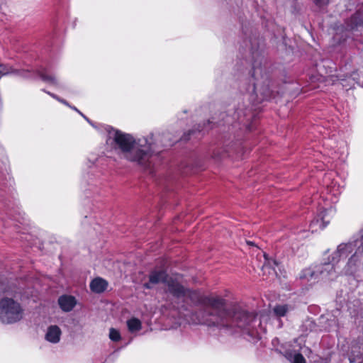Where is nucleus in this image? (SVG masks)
I'll use <instances>...</instances> for the list:
<instances>
[{"mask_svg":"<svg viewBox=\"0 0 363 363\" xmlns=\"http://www.w3.org/2000/svg\"><path fill=\"white\" fill-rule=\"evenodd\" d=\"M350 26L352 29L363 27V5L351 16Z\"/></svg>","mask_w":363,"mask_h":363,"instance_id":"14","label":"nucleus"},{"mask_svg":"<svg viewBox=\"0 0 363 363\" xmlns=\"http://www.w3.org/2000/svg\"><path fill=\"white\" fill-rule=\"evenodd\" d=\"M113 147L114 149H118L127 160L136 162L145 169L150 168V159L153 155V151L151 144L146 140L143 145L140 143V140L137 143L132 135L116 130L113 137Z\"/></svg>","mask_w":363,"mask_h":363,"instance_id":"1","label":"nucleus"},{"mask_svg":"<svg viewBox=\"0 0 363 363\" xmlns=\"http://www.w3.org/2000/svg\"><path fill=\"white\" fill-rule=\"evenodd\" d=\"M357 252L351 256V257L348 260V264L354 265L356 262H357L358 256L357 255Z\"/></svg>","mask_w":363,"mask_h":363,"instance_id":"20","label":"nucleus"},{"mask_svg":"<svg viewBox=\"0 0 363 363\" xmlns=\"http://www.w3.org/2000/svg\"><path fill=\"white\" fill-rule=\"evenodd\" d=\"M354 248V246L351 242L340 244L333 254L331 262H337L340 259H346L353 252Z\"/></svg>","mask_w":363,"mask_h":363,"instance_id":"10","label":"nucleus"},{"mask_svg":"<svg viewBox=\"0 0 363 363\" xmlns=\"http://www.w3.org/2000/svg\"><path fill=\"white\" fill-rule=\"evenodd\" d=\"M313 3L318 8L321 9L329 4L330 0H312Z\"/></svg>","mask_w":363,"mask_h":363,"instance_id":"18","label":"nucleus"},{"mask_svg":"<svg viewBox=\"0 0 363 363\" xmlns=\"http://www.w3.org/2000/svg\"><path fill=\"white\" fill-rule=\"evenodd\" d=\"M90 289L96 294H101L104 292L108 287V281L103 278H94L90 283Z\"/></svg>","mask_w":363,"mask_h":363,"instance_id":"12","label":"nucleus"},{"mask_svg":"<svg viewBox=\"0 0 363 363\" xmlns=\"http://www.w3.org/2000/svg\"><path fill=\"white\" fill-rule=\"evenodd\" d=\"M166 285L169 294L174 298H180L186 296L187 288L184 287L177 279L171 277Z\"/></svg>","mask_w":363,"mask_h":363,"instance_id":"9","label":"nucleus"},{"mask_svg":"<svg viewBox=\"0 0 363 363\" xmlns=\"http://www.w3.org/2000/svg\"><path fill=\"white\" fill-rule=\"evenodd\" d=\"M352 353H353V351H352ZM349 360L351 363H353L355 362V357L353 355V354H352L350 357H349Z\"/></svg>","mask_w":363,"mask_h":363,"instance_id":"23","label":"nucleus"},{"mask_svg":"<svg viewBox=\"0 0 363 363\" xmlns=\"http://www.w3.org/2000/svg\"><path fill=\"white\" fill-rule=\"evenodd\" d=\"M171 277L169 276L165 269L155 268L149 273V281L143 284L146 289H151L153 285L162 283L167 284Z\"/></svg>","mask_w":363,"mask_h":363,"instance_id":"8","label":"nucleus"},{"mask_svg":"<svg viewBox=\"0 0 363 363\" xmlns=\"http://www.w3.org/2000/svg\"><path fill=\"white\" fill-rule=\"evenodd\" d=\"M274 313L277 317H284L288 311L287 305H277L273 309Z\"/></svg>","mask_w":363,"mask_h":363,"instance_id":"16","label":"nucleus"},{"mask_svg":"<svg viewBox=\"0 0 363 363\" xmlns=\"http://www.w3.org/2000/svg\"><path fill=\"white\" fill-rule=\"evenodd\" d=\"M357 251L363 255V242L362 243V245L358 247Z\"/></svg>","mask_w":363,"mask_h":363,"instance_id":"24","label":"nucleus"},{"mask_svg":"<svg viewBox=\"0 0 363 363\" xmlns=\"http://www.w3.org/2000/svg\"><path fill=\"white\" fill-rule=\"evenodd\" d=\"M47 94H49V95H50V96L54 97V95L50 93L49 91H47Z\"/></svg>","mask_w":363,"mask_h":363,"instance_id":"28","label":"nucleus"},{"mask_svg":"<svg viewBox=\"0 0 363 363\" xmlns=\"http://www.w3.org/2000/svg\"><path fill=\"white\" fill-rule=\"evenodd\" d=\"M24 316V310L20 303L11 298H3L0 301V320L3 323L13 324Z\"/></svg>","mask_w":363,"mask_h":363,"instance_id":"5","label":"nucleus"},{"mask_svg":"<svg viewBox=\"0 0 363 363\" xmlns=\"http://www.w3.org/2000/svg\"><path fill=\"white\" fill-rule=\"evenodd\" d=\"M194 133V130H189V133H188V135H191V134H193Z\"/></svg>","mask_w":363,"mask_h":363,"instance_id":"25","label":"nucleus"},{"mask_svg":"<svg viewBox=\"0 0 363 363\" xmlns=\"http://www.w3.org/2000/svg\"><path fill=\"white\" fill-rule=\"evenodd\" d=\"M184 140H188L189 138L186 137V135H184Z\"/></svg>","mask_w":363,"mask_h":363,"instance_id":"30","label":"nucleus"},{"mask_svg":"<svg viewBox=\"0 0 363 363\" xmlns=\"http://www.w3.org/2000/svg\"><path fill=\"white\" fill-rule=\"evenodd\" d=\"M109 338L113 342L120 341L121 339V335L119 330L113 328H111L109 330Z\"/></svg>","mask_w":363,"mask_h":363,"instance_id":"17","label":"nucleus"},{"mask_svg":"<svg viewBox=\"0 0 363 363\" xmlns=\"http://www.w3.org/2000/svg\"><path fill=\"white\" fill-rule=\"evenodd\" d=\"M262 60L263 57L258 56L252 62V84L247 88V91L250 93V100L255 104L270 100L273 95L269 87L268 77L264 72Z\"/></svg>","mask_w":363,"mask_h":363,"instance_id":"3","label":"nucleus"},{"mask_svg":"<svg viewBox=\"0 0 363 363\" xmlns=\"http://www.w3.org/2000/svg\"><path fill=\"white\" fill-rule=\"evenodd\" d=\"M213 326L223 328L226 329L240 328L242 330H250L254 328V323L257 321V314L253 312H248L241 309L237 306L227 308L224 305L218 314H210Z\"/></svg>","mask_w":363,"mask_h":363,"instance_id":"2","label":"nucleus"},{"mask_svg":"<svg viewBox=\"0 0 363 363\" xmlns=\"http://www.w3.org/2000/svg\"><path fill=\"white\" fill-rule=\"evenodd\" d=\"M194 306H201L203 307V313L202 315L203 321L208 325H212L210 315L218 314V311L227 303V301L218 296H205L201 294L197 290H192L187 288L186 296Z\"/></svg>","mask_w":363,"mask_h":363,"instance_id":"4","label":"nucleus"},{"mask_svg":"<svg viewBox=\"0 0 363 363\" xmlns=\"http://www.w3.org/2000/svg\"><path fill=\"white\" fill-rule=\"evenodd\" d=\"M332 271H334V266L330 263H325L323 264L320 269H318L317 271H313L310 268L303 269L300 274L301 279H306L308 281L318 280L319 276L325 277L326 275H329L332 273Z\"/></svg>","mask_w":363,"mask_h":363,"instance_id":"6","label":"nucleus"},{"mask_svg":"<svg viewBox=\"0 0 363 363\" xmlns=\"http://www.w3.org/2000/svg\"><path fill=\"white\" fill-rule=\"evenodd\" d=\"M127 326L130 333H134L141 330L142 323L137 318H131L127 320Z\"/></svg>","mask_w":363,"mask_h":363,"instance_id":"15","label":"nucleus"},{"mask_svg":"<svg viewBox=\"0 0 363 363\" xmlns=\"http://www.w3.org/2000/svg\"><path fill=\"white\" fill-rule=\"evenodd\" d=\"M9 74H17L26 78L40 79L42 81L45 80V77L43 72L38 71L35 73H31L28 70L16 71L8 64L0 63V78Z\"/></svg>","mask_w":363,"mask_h":363,"instance_id":"7","label":"nucleus"},{"mask_svg":"<svg viewBox=\"0 0 363 363\" xmlns=\"http://www.w3.org/2000/svg\"><path fill=\"white\" fill-rule=\"evenodd\" d=\"M247 243L249 245H254V243L252 242H251V241H247Z\"/></svg>","mask_w":363,"mask_h":363,"instance_id":"26","label":"nucleus"},{"mask_svg":"<svg viewBox=\"0 0 363 363\" xmlns=\"http://www.w3.org/2000/svg\"><path fill=\"white\" fill-rule=\"evenodd\" d=\"M62 331L57 325H50L47 328V341L57 343L60 340Z\"/></svg>","mask_w":363,"mask_h":363,"instance_id":"13","label":"nucleus"},{"mask_svg":"<svg viewBox=\"0 0 363 363\" xmlns=\"http://www.w3.org/2000/svg\"><path fill=\"white\" fill-rule=\"evenodd\" d=\"M321 221H322V226H321V228L323 229L325 228L327 225L329 223V221H325V219H324V217H322L321 218Z\"/></svg>","mask_w":363,"mask_h":363,"instance_id":"22","label":"nucleus"},{"mask_svg":"<svg viewBox=\"0 0 363 363\" xmlns=\"http://www.w3.org/2000/svg\"><path fill=\"white\" fill-rule=\"evenodd\" d=\"M60 101L62 102L65 104H67V103L65 100H61Z\"/></svg>","mask_w":363,"mask_h":363,"instance_id":"29","label":"nucleus"},{"mask_svg":"<svg viewBox=\"0 0 363 363\" xmlns=\"http://www.w3.org/2000/svg\"><path fill=\"white\" fill-rule=\"evenodd\" d=\"M293 363H306V362L302 354L297 353L294 357Z\"/></svg>","mask_w":363,"mask_h":363,"instance_id":"19","label":"nucleus"},{"mask_svg":"<svg viewBox=\"0 0 363 363\" xmlns=\"http://www.w3.org/2000/svg\"><path fill=\"white\" fill-rule=\"evenodd\" d=\"M46 79L47 82L50 83L53 85L57 84V79H56V77L47 74Z\"/></svg>","mask_w":363,"mask_h":363,"instance_id":"21","label":"nucleus"},{"mask_svg":"<svg viewBox=\"0 0 363 363\" xmlns=\"http://www.w3.org/2000/svg\"><path fill=\"white\" fill-rule=\"evenodd\" d=\"M77 299L72 295L63 294L58 298L57 303L64 312H70L77 305Z\"/></svg>","mask_w":363,"mask_h":363,"instance_id":"11","label":"nucleus"},{"mask_svg":"<svg viewBox=\"0 0 363 363\" xmlns=\"http://www.w3.org/2000/svg\"><path fill=\"white\" fill-rule=\"evenodd\" d=\"M273 263L274 265L277 266L278 265V262L276 261V260H273Z\"/></svg>","mask_w":363,"mask_h":363,"instance_id":"27","label":"nucleus"}]
</instances>
